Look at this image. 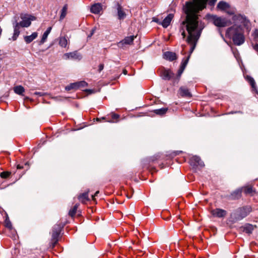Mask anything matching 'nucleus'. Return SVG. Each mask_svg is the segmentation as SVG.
<instances>
[{
  "instance_id": "3",
  "label": "nucleus",
  "mask_w": 258,
  "mask_h": 258,
  "mask_svg": "<svg viewBox=\"0 0 258 258\" xmlns=\"http://www.w3.org/2000/svg\"><path fill=\"white\" fill-rule=\"evenodd\" d=\"M251 211V208L250 206H245L239 208L230 215V218L232 222H235L237 221L242 220L246 217Z\"/></svg>"
},
{
  "instance_id": "28",
  "label": "nucleus",
  "mask_w": 258,
  "mask_h": 258,
  "mask_svg": "<svg viewBox=\"0 0 258 258\" xmlns=\"http://www.w3.org/2000/svg\"><path fill=\"white\" fill-rule=\"evenodd\" d=\"M77 85L78 84H77V82L71 83L65 87V89L68 91L71 90H77L78 89Z\"/></svg>"
},
{
  "instance_id": "33",
  "label": "nucleus",
  "mask_w": 258,
  "mask_h": 258,
  "mask_svg": "<svg viewBox=\"0 0 258 258\" xmlns=\"http://www.w3.org/2000/svg\"><path fill=\"white\" fill-rule=\"evenodd\" d=\"M253 192H254L252 188L250 186H247L244 188V192L245 194H249L252 195Z\"/></svg>"
},
{
  "instance_id": "37",
  "label": "nucleus",
  "mask_w": 258,
  "mask_h": 258,
  "mask_svg": "<svg viewBox=\"0 0 258 258\" xmlns=\"http://www.w3.org/2000/svg\"><path fill=\"white\" fill-rule=\"evenodd\" d=\"M5 227L9 229L10 230L12 229V224L9 220H6L5 221Z\"/></svg>"
},
{
  "instance_id": "10",
  "label": "nucleus",
  "mask_w": 258,
  "mask_h": 258,
  "mask_svg": "<svg viewBox=\"0 0 258 258\" xmlns=\"http://www.w3.org/2000/svg\"><path fill=\"white\" fill-rule=\"evenodd\" d=\"M190 164L192 166H200L203 167L204 166V162L201 160L200 158L197 156H194L190 158Z\"/></svg>"
},
{
  "instance_id": "48",
  "label": "nucleus",
  "mask_w": 258,
  "mask_h": 258,
  "mask_svg": "<svg viewBox=\"0 0 258 258\" xmlns=\"http://www.w3.org/2000/svg\"><path fill=\"white\" fill-rule=\"evenodd\" d=\"M181 35L183 36V38H184L185 37V32L184 30H183V31L181 32Z\"/></svg>"
},
{
  "instance_id": "45",
  "label": "nucleus",
  "mask_w": 258,
  "mask_h": 258,
  "mask_svg": "<svg viewBox=\"0 0 258 258\" xmlns=\"http://www.w3.org/2000/svg\"><path fill=\"white\" fill-rule=\"evenodd\" d=\"M98 193H99V191H97L95 193L94 195H93V196H92V200H93V201H94V200H95V198H95V196H96L98 194Z\"/></svg>"
},
{
  "instance_id": "50",
  "label": "nucleus",
  "mask_w": 258,
  "mask_h": 258,
  "mask_svg": "<svg viewBox=\"0 0 258 258\" xmlns=\"http://www.w3.org/2000/svg\"><path fill=\"white\" fill-rule=\"evenodd\" d=\"M94 31H95L94 29H92L90 35H89L88 36L89 37H91L93 34V33L94 32Z\"/></svg>"
},
{
  "instance_id": "32",
  "label": "nucleus",
  "mask_w": 258,
  "mask_h": 258,
  "mask_svg": "<svg viewBox=\"0 0 258 258\" xmlns=\"http://www.w3.org/2000/svg\"><path fill=\"white\" fill-rule=\"evenodd\" d=\"M244 231L246 233L250 234V233H252V231L254 229V227H253V226L252 225L248 224V225H246L244 227Z\"/></svg>"
},
{
  "instance_id": "14",
  "label": "nucleus",
  "mask_w": 258,
  "mask_h": 258,
  "mask_svg": "<svg viewBox=\"0 0 258 258\" xmlns=\"http://www.w3.org/2000/svg\"><path fill=\"white\" fill-rule=\"evenodd\" d=\"M173 17V14H168L162 22L159 23V24H161L164 28H167L170 25Z\"/></svg>"
},
{
  "instance_id": "56",
  "label": "nucleus",
  "mask_w": 258,
  "mask_h": 258,
  "mask_svg": "<svg viewBox=\"0 0 258 258\" xmlns=\"http://www.w3.org/2000/svg\"><path fill=\"white\" fill-rule=\"evenodd\" d=\"M85 91H90V90H86Z\"/></svg>"
},
{
  "instance_id": "29",
  "label": "nucleus",
  "mask_w": 258,
  "mask_h": 258,
  "mask_svg": "<svg viewBox=\"0 0 258 258\" xmlns=\"http://www.w3.org/2000/svg\"><path fill=\"white\" fill-rule=\"evenodd\" d=\"M67 10L68 6L67 5H65L61 10V14L59 18L60 20H62L65 18L67 15Z\"/></svg>"
},
{
  "instance_id": "35",
  "label": "nucleus",
  "mask_w": 258,
  "mask_h": 258,
  "mask_svg": "<svg viewBox=\"0 0 258 258\" xmlns=\"http://www.w3.org/2000/svg\"><path fill=\"white\" fill-rule=\"evenodd\" d=\"M11 175V172L9 171H4L1 173L0 176L2 178H7Z\"/></svg>"
},
{
  "instance_id": "46",
  "label": "nucleus",
  "mask_w": 258,
  "mask_h": 258,
  "mask_svg": "<svg viewBox=\"0 0 258 258\" xmlns=\"http://www.w3.org/2000/svg\"><path fill=\"white\" fill-rule=\"evenodd\" d=\"M254 35L256 38L258 39V30H255L254 31Z\"/></svg>"
},
{
  "instance_id": "23",
  "label": "nucleus",
  "mask_w": 258,
  "mask_h": 258,
  "mask_svg": "<svg viewBox=\"0 0 258 258\" xmlns=\"http://www.w3.org/2000/svg\"><path fill=\"white\" fill-rule=\"evenodd\" d=\"M242 190V188H238V189L235 190V191H234L231 194V199L233 200L239 199L241 196Z\"/></svg>"
},
{
  "instance_id": "36",
  "label": "nucleus",
  "mask_w": 258,
  "mask_h": 258,
  "mask_svg": "<svg viewBox=\"0 0 258 258\" xmlns=\"http://www.w3.org/2000/svg\"><path fill=\"white\" fill-rule=\"evenodd\" d=\"M48 35H49L48 34L45 33V32H44V33L42 36L41 39L40 41V44H43L45 42Z\"/></svg>"
},
{
  "instance_id": "5",
  "label": "nucleus",
  "mask_w": 258,
  "mask_h": 258,
  "mask_svg": "<svg viewBox=\"0 0 258 258\" xmlns=\"http://www.w3.org/2000/svg\"><path fill=\"white\" fill-rule=\"evenodd\" d=\"M211 19L213 24L218 27H224L231 24V22L225 18L212 15Z\"/></svg>"
},
{
  "instance_id": "42",
  "label": "nucleus",
  "mask_w": 258,
  "mask_h": 258,
  "mask_svg": "<svg viewBox=\"0 0 258 258\" xmlns=\"http://www.w3.org/2000/svg\"><path fill=\"white\" fill-rule=\"evenodd\" d=\"M34 95H39L40 96H41L43 95V93L42 92H35L34 93Z\"/></svg>"
},
{
  "instance_id": "43",
  "label": "nucleus",
  "mask_w": 258,
  "mask_h": 258,
  "mask_svg": "<svg viewBox=\"0 0 258 258\" xmlns=\"http://www.w3.org/2000/svg\"><path fill=\"white\" fill-rule=\"evenodd\" d=\"M253 49L256 51L257 52H258V44H255L253 46Z\"/></svg>"
},
{
  "instance_id": "4",
  "label": "nucleus",
  "mask_w": 258,
  "mask_h": 258,
  "mask_svg": "<svg viewBox=\"0 0 258 258\" xmlns=\"http://www.w3.org/2000/svg\"><path fill=\"white\" fill-rule=\"evenodd\" d=\"M63 226L61 224H55L52 229L51 239L50 241V247L53 248L58 241V237Z\"/></svg>"
},
{
  "instance_id": "15",
  "label": "nucleus",
  "mask_w": 258,
  "mask_h": 258,
  "mask_svg": "<svg viewBox=\"0 0 258 258\" xmlns=\"http://www.w3.org/2000/svg\"><path fill=\"white\" fill-rule=\"evenodd\" d=\"M102 10V6L100 3H95L92 5L90 11L94 14H98Z\"/></svg>"
},
{
  "instance_id": "18",
  "label": "nucleus",
  "mask_w": 258,
  "mask_h": 258,
  "mask_svg": "<svg viewBox=\"0 0 258 258\" xmlns=\"http://www.w3.org/2000/svg\"><path fill=\"white\" fill-rule=\"evenodd\" d=\"M89 192V190H88L87 191L84 192L79 196L78 199L81 203L84 204L90 200L88 197Z\"/></svg>"
},
{
  "instance_id": "13",
  "label": "nucleus",
  "mask_w": 258,
  "mask_h": 258,
  "mask_svg": "<svg viewBox=\"0 0 258 258\" xmlns=\"http://www.w3.org/2000/svg\"><path fill=\"white\" fill-rule=\"evenodd\" d=\"M163 58L166 60L172 61L177 58L176 54L171 51H166L163 53Z\"/></svg>"
},
{
  "instance_id": "34",
  "label": "nucleus",
  "mask_w": 258,
  "mask_h": 258,
  "mask_svg": "<svg viewBox=\"0 0 258 258\" xmlns=\"http://www.w3.org/2000/svg\"><path fill=\"white\" fill-rule=\"evenodd\" d=\"M77 84H78L77 86H78V89L85 87L87 86V85H88L87 83L84 81H80V82H77Z\"/></svg>"
},
{
  "instance_id": "41",
  "label": "nucleus",
  "mask_w": 258,
  "mask_h": 258,
  "mask_svg": "<svg viewBox=\"0 0 258 258\" xmlns=\"http://www.w3.org/2000/svg\"><path fill=\"white\" fill-rule=\"evenodd\" d=\"M51 30V27H49L47 29V30L45 31V32L49 34L50 33Z\"/></svg>"
},
{
  "instance_id": "26",
  "label": "nucleus",
  "mask_w": 258,
  "mask_h": 258,
  "mask_svg": "<svg viewBox=\"0 0 258 258\" xmlns=\"http://www.w3.org/2000/svg\"><path fill=\"white\" fill-rule=\"evenodd\" d=\"M246 80L249 82L253 91L257 92L256 86L253 78L250 76L246 77Z\"/></svg>"
},
{
  "instance_id": "8",
  "label": "nucleus",
  "mask_w": 258,
  "mask_h": 258,
  "mask_svg": "<svg viewBox=\"0 0 258 258\" xmlns=\"http://www.w3.org/2000/svg\"><path fill=\"white\" fill-rule=\"evenodd\" d=\"M136 36L132 35L125 37L123 40L117 43V46L121 48H124L126 45H131Z\"/></svg>"
},
{
  "instance_id": "44",
  "label": "nucleus",
  "mask_w": 258,
  "mask_h": 258,
  "mask_svg": "<svg viewBox=\"0 0 258 258\" xmlns=\"http://www.w3.org/2000/svg\"><path fill=\"white\" fill-rule=\"evenodd\" d=\"M98 193H99V191H97L95 193L94 195H93V196H92V200H93V201H94V200H95V198H95V196H96L98 194Z\"/></svg>"
},
{
  "instance_id": "25",
  "label": "nucleus",
  "mask_w": 258,
  "mask_h": 258,
  "mask_svg": "<svg viewBox=\"0 0 258 258\" xmlns=\"http://www.w3.org/2000/svg\"><path fill=\"white\" fill-rule=\"evenodd\" d=\"M14 91L18 95L23 96L25 89L22 86L18 85L14 87Z\"/></svg>"
},
{
  "instance_id": "7",
  "label": "nucleus",
  "mask_w": 258,
  "mask_h": 258,
  "mask_svg": "<svg viewBox=\"0 0 258 258\" xmlns=\"http://www.w3.org/2000/svg\"><path fill=\"white\" fill-rule=\"evenodd\" d=\"M18 20V18L17 16L14 17L13 20L12 21L13 27L14 28V33L12 36V39L13 41H15L17 39L20 33V28L22 27Z\"/></svg>"
},
{
  "instance_id": "6",
  "label": "nucleus",
  "mask_w": 258,
  "mask_h": 258,
  "mask_svg": "<svg viewBox=\"0 0 258 258\" xmlns=\"http://www.w3.org/2000/svg\"><path fill=\"white\" fill-rule=\"evenodd\" d=\"M232 20L234 23L233 26L236 25L241 27V25H243L246 27L249 23L248 20L247 19L246 17L240 14L234 15L232 17Z\"/></svg>"
},
{
  "instance_id": "38",
  "label": "nucleus",
  "mask_w": 258,
  "mask_h": 258,
  "mask_svg": "<svg viewBox=\"0 0 258 258\" xmlns=\"http://www.w3.org/2000/svg\"><path fill=\"white\" fill-rule=\"evenodd\" d=\"M27 18L28 19L30 20V22H31L32 21H34L35 20V17L32 15H27Z\"/></svg>"
},
{
  "instance_id": "49",
  "label": "nucleus",
  "mask_w": 258,
  "mask_h": 258,
  "mask_svg": "<svg viewBox=\"0 0 258 258\" xmlns=\"http://www.w3.org/2000/svg\"><path fill=\"white\" fill-rule=\"evenodd\" d=\"M226 13L229 15H233L234 14V13L231 11L226 10Z\"/></svg>"
},
{
  "instance_id": "22",
  "label": "nucleus",
  "mask_w": 258,
  "mask_h": 258,
  "mask_svg": "<svg viewBox=\"0 0 258 258\" xmlns=\"http://www.w3.org/2000/svg\"><path fill=\"white\" fill-rule=\"evenodd\" d=\"M96 120L98 121H103L104 122H112L113 121V113H110L105 117L101 118H97Z\"/></svg>"
},
{
  "instance_id": "21",
  "label": "nucleus",
  "mask_w": 258,
  "mask_h": 258,
  "mask_svg": "<svg viewBox=\"0 0 258 258\" xmlns=\"http://www.w3.org/2000/svg\"><path fill=\"white\" fill-rule=\"evenodd\" d=\"M179 93L182 97H191V94L189 90L184 87H181L179 89Z\"/></svg>"
},
{
  "instance_id": "19",
  "label": "nucleus",
  "mask_w": 258,
  "mask_h": 258,
  "mask_svg": "<svg viewBox=\"0 0 258 258\" xmlns=\"http://www.w3.org/2000/svg\"><path fill=\"white\" fill-rule=\"evenodd\" d=\"M38 33L35 32H33L31 35L24 36V39L26 43L29 44L36 39Z\"/></svg>"
},
{
  "instance_id": "54",
  "label": "nucleus",
  "mask_w": 258,
  "mask_h": 258,
  "mask_svg": "<svg viewBox=\"0 0 258 258\" xmlns=\"http://www.w3.org/2000/svg\"><path fill=\"white\" fill-rule=\"evenodd\" d=\"M238 113H240V112H240V111H237V112H233V111H231V112H230L228 113V114H233V113H238Z\"/></svg>"
},
{
  "instance_id": "30",
  "label": "nucleus",
  "mask_w": 258,
  "mask_h": 258,
  "mask_svg": "<svg viewBox=\"0 0 258 258\" xmlns=\"http://www.w3.org/2000/svg\"><path fill=\"white\" fill-rule=\"evenodd\" d=\"M79 204H76L74 207L71 209L69 211V215L72 217H73L75 216V215H76V212H77V209L79 207Z\"/></svg>"
},
{
  "instance_id": "17",
  "label": "nucleus",
  "mask_w": 258,
  "mask_h": 258,
  "mask_svg": "<svg viewBox=\"0 0 258 258\" xmlns=\"http://www.w3.org/2000/svg\"><path fill=\"white\" fill-rule=\"evenodd\" d=\"M64 56L66 57V59H80L81 58V55L77 51L66 53L64 54Z\"/></svg>"
},
{
  "instance_id": "9",
  "label": "nucleus",
  "mask_w": 258,
  "mask_h": 258,
  "mask_svg": "<svg viewBox=\"0 0 258 258\" xmlns=\"http://www.w3.org/2000/svg\"><path fill=\"white\" fill-rule=\"evenodd\" d=\"M116 11V16L119 21L123 20L126 18V10L118 4L117 5Z\"/></svg>"
},
{
  "instance_id": "52",
  "label": "nucleus",
  "mask_w": 258,
  "mask_h": 258,
  "mask_svg": "<svg viewBox=\"0 0 258 258\" xmlns=\"http://www.w3.org/2000/svg\"><path fill=\"white\" fill-rule=\"evenodd\" d=\"M122 73L124 75H126L127 74V71L125 69H123V71H122Z\"/></svg>"
},
{
  "instance_id": "20",
  "label": "nucleus",
  "mask_w": 258,
  "mask_h": 258,
  "mask_svg": "<svg viewBox=\"0 0 258 258\" xmlns=\"http://www.w3.org/2000/svg\"><path fill=\"white\" fill-rule=\"evenodd\" d=\"M230 8V5L226 2L220 1L217 6V8L221 11H226Z\"/></svg>"
},
{
  "instance_id": "1",
  "label": "nucleus",
  "mask_w": 258,
  "mask_h": 258,
  "mask_svg": "<svg viewBox=\"0 0 258 258\" xmlns=\"http://www.w3.org/2000/svg\"><path fill=\"white\" fill-rule=\"evenodd\" d=\"M217 0H194L192 2H186L184 7V11L186 15V20L182 22L186 24V30L188 33L187 42L191 45L189 53L191 54L196 47L197 42L199 39L204 25L199 20L198 13L205 8L207 3L210 6L215 5Z\"/></svg>"
},
{
  "instance_id": "2",
  "label": "nucleus",
  "mask_w": 258,
  "mask_h": 258,
  "mask_svg": "<svg viewBox=\"0 0 258 258\" xmlns=\"http://www.w3.org/2000/svg\"><path fill=\"white\" fill-rule=\"evenodd\" d=\"M226 33L231 37L234 44L240 45L245 41V38L243 34L242 28L240 26H233L227 29Z\"/></svg>"
},
{
  "instance_id": "40",
  "label": "nucleus",
  "mask_w": 258,
  "mask_h": 258,
  "mask_svg": "<svg viewBox=\"0 0 258 258\" xmlns=\"http://www.w3.org/2000/svg\"><path fill=\"white\" fill-rule=\"evenodd\" d=\"M232 51H233V53L235 56V57L236 58H237V55H238V52H237V50L236 49L235 50L232 49Z\"/></svg>"
},
{
  "instance_id": "47",
  "label": "nucleus",
  "mask_w": 258,
  "mask_h": 258,
  "mask_svg": "<svg viewBox=\"0 0 258 258\" xmlns=\"http://www.w3.org/2000/svg\"><path fill=\"white\" fill-rule=\"evenodd\" d=\"M119 117V115H118L117 114L114 113V120L118 119Z\"/></svg>"
},
{
  "instance_id": "12",
  "label": "nucleus",
  "mask_w": 258,
  "mask_h": 258,
  "mask_svg": "<svg viewBox=\"0 0 258 258\" xmlns=\"http://www.w3.org/2000/svg\"><path fill=\"white\" fill-rule=\"evenodd\" d=\"M20 18L22 21L19 23L21 25L22 27H28L31 25V22H30V20L28 19L27 14L23 15L21 14L20 15Z\"/></svg>"
},
{
  "instance_id": "27",
  "label": "nucleus",
  "mask_w": 258,
  "mask_h": 258,
  "mask_svg": "<svg viewBox=\"0 0 258 258\" xmlns=\"http://www.w3.org/2000/svg\"><path fill=\"white\" fill-rule=\"evenodd\" d=\"M173 74L169 70H165L162 75V78L164 80H169L172 77Z\"/></svg>"
},
{
  "instance_id": "16",
  "label": "nucleus",
  "mask_w": 258,
  "mask_h": 258,
  "mask_svg": "<svg viewBox=\"0 0 258 258\" xmlns=\"http://www.w3.org/2000/svg\"><path fill=\"white\" fill-rule=\"evenodd\" d=\"M189 56H190V55H189L188 56V57L187 58H186L184 60H182L181 63V65H180V68L179 69L178 72H177V76L178 77L180 78L181 74H182V73L183 72L187 63H188V60H189Z\"/></svg>"
},
{
  "instance_id": "24",
  "label": "nucleus",
  "mask_w": 258,
  "mask_h": 258,
  "mask_svg": "<svg viewBox=\"0 0 258 258\" xmlns=\"http://www.w3.org/2000/svg\"><path fill=\"white\" fill-rule=\"evenodd\" d=\"M58 44L61 47L66 48L68 44V40L65 36L59 37Z\"/></svg>"
},
{
  "instance_id": "55",
  "label": "nucleus",
  "mask_w": 258,
  "mask_h": 258,
  "mask_svg": "<svg viewBox=\"0 0 258 258\" xmlns=\"http://www.w3.org/2000/svg\"><path fill=\"white\" fill-rule=\"evenodd\" d=\"M154 21L155 22H156L157 23H159H159L160 22H159V21H158V19H157V20H154Z\"/></svg>"
},
{
  "instance_id": "11",
  "label": "nucleus",
  "mask_w": 258,
  "mask_h": 258,
  "mask_svg": "<svg viewBox=\"0 0 258 258\" xmlns=\"http://www.w3.org/2000/svg\"><path fill=\"white\" fill-rule=\"evenodd\" d=\"M211 214L214 217L218 218H223L226 215L227 212L224 210L217 208L212 210Z\"/></svg>"
},
{
  "instance_id": "39",
  "label": "nucleus",
  "mask_w": 258,
  "mask_h": 258,
  "mask_svg": "<svg viewBox=\"0 0 258 258\" xmlns=\"http://www.w3.org/2000/svg\"><path fill=\"white\" fill-rule=\"evenodd\" d=\"M103 68H104V64H100L99 66L98 72H100L101 71L103 70Z\"/></svg>"
},
{
  "instance_id": "51",
  "label": "nucleus",
  "mask_w": 258,
  "mask_h": 258,
  "mask_svg": "<svg viewBox=\"0 0 258 258\" xmlns=\"http://www.w3.org/2000/svg\"><path fill=\"white\" fill-rule=\"evenodd\" d=\"M120 74L119 75H117L116 76H114V78H113L114 80L118 79L119 76H120Z\"/></svg>"
},
{
  "instance_id": "31",
  "label": "nucleus",
  "mask_w": 258,
  "mask_h": 258,
  "mask_svg": "<svg viewBox=\"0 0 258 258\" xmlns=\"http://www.w3.org/2000/svg\"><path fill=\"white\" fill-rule=\"evenodd\" d=\"M167 111V108H161L158 109L154 110V112L156 114L158 115H163L166 113Z\"/></svg>"
},
{
  "instance_id": "53",
  "label": "nucleus",
  "mask_w": 258,
  "mask_h": 258,
  "mask_svg": "<svg viewBox=\"0 0 258 258\" xmlns=\"http://www.w3.org/2000/svg\"><path fill=\"white\" fill-rule=\"evenodd\" d=\"M17 168L18 169H22L23 168V166L20 165H17Z\"/></svg>"
}]
</instances>
